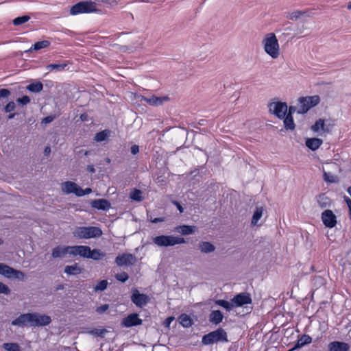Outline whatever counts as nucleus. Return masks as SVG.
<instances>
[{"instance_id":"obj_1","label":"nucleus","mask_w":351,"mask_h":351,"mask_svg":"<svg viewBox=\"0 0 351 351\" xmlns=\"http://www.w3.org/2000/svg\"><path fill=\"white\" fill-rule=\"evenodd\" d=\"M80 256L84 258H88V246L74 245L63 246L58 245L55 247L51 252V256L54 258H74Z\"/></svg>"},{"instance_id":"obj_2","label":"nucleus","mask_w":351,"mask_h":351,"mask_svg":"<svg viewBox=\"0 0 351 351\" xmlns=\"http://www.w3.org/2000/svg\"><path fill=\"white\" fill-rule=\"evenodd\" d=\"M228 335L224 329L219 328L215 330L211 331L208 334L203 335L202 343L203 345L208 346L218 342H228Z\"/></svg>"},{"instance_id":"obj_3","label":"nucleus","mask_w":351,"mask_h":351,"mask_svg":"<svg viewBox=\"0 0 351 351\" xmlns=\"http://www.w3.org/2000/svg\"><path fill=\"white\" fill-rule=\"evenodd\" d=\"M265 51L272 58H277L279 56V44L274 33L265 35L263 40Z\"/></svg>"},{"instance_id":"obj_4","label":"nucleus","mask_w":351,"mask_h":351,"mask_svg":"<svg viewBox=\"0 0 351 351\" xmlns=\"http://www.w3.org/2000/svg\"><path fill=\"white\" fill-rule=\"evenodd\" d=\"M153 243L158 247H167L185 243L186 241L183 237L172 235H159L153 238Z\"/></svg>"},{"instance_id":"obj_5","label":"nucleus","mask_w":351,"mask_h":351,"mask_svg":"<svg viewBox=\"0 0 351 351\" xmlns=\"http://www.w3.org/2000/svg\"><path fill=\"white\" fill-rule=\"evenodd\" d=\"M300 107L297 111L298 114H305L311 108L316 106L320 102V98L318 95L301 97L298 99Z\"/></svg>"},{"instance_id":"obj_6","label":"nucleus","mask_w":351,"mask_h":351,"mask_svg":"<svg viewBox=\"0 0 351 351\" xmlns=\"http://www.w3.org/2000/svg\"><path fill=\"white\" fill-rule=\"evenodd\" d=\"M62 190L66 194L73 193L77 197H82L88 194V187L83 189L76 183L66 181L62 184Z\"/></svg>"},{"instance_id":"obj_7","label":"nucleus","mask_w":351,"mask_h":351,"mask_svg":"<svg viewBox=\"0 0 351 351\" xmlns=\"http://www.w3.org/2000/svg\"><path fill=\"white\" fill-rule=\"evenodd\" d=\"M269 112L280 119L285 118L287 112V104L282 101H274L268 104Z\"/></svg>"},{"instance_id":"obj_8","label":"nucleus","mask_w":351,"mask_h":351,"mask_svg":"<svg viewBox=\"0 0 351 351\" xmlns=\"http://www.w3.org/2000/svg\"><path fill=\"white\" fill-rule=\"evenodd\" d=\"M119 0H89V13L97 12L103 13L101 3L110 7H113L118 4Z\"/></svg>"},{"instance_id":"obj_9","label":"nucleus","mask_w":351,"mask_h":351,"mask_svg":"<svg viewBox=\"0 0 351 351\" xmlns=\"http://www.w3.org/2000/svg\"><path fill=\"white\" fill-rule=\"evenodd\" d=\"M130 298L136 306L139 308L147 305L149 302V296L146 294L141 293L136 288L132 289Z\"/></svg>"},{"instance_id":"obj_10","label":"nucleus","mask_w":351,"mask_h":351,"mask_svg":"<svg viewBox=\"0 0 351 351\" xmlns=\"http://www.w3.org/2000/svg\"><path fill=\"white\" fill-rule=\"evenodd\" d=\"M136 258L135 255L130 253H123L119 254L114 260L115 264L119 267H130L135 264Z\"/></svg>"},{"instance_id":"obj_11","label":"nucleus","mask_w":351,"mask_h":351,"mask_svg":"<svg viewBox=\"0 0 351 351\" xmlns=\"http://www.w3.org/2000/svg\"><path fill=\"white\" fill-rule=\"evenodd\" d=\"M32 327H43L49 325L51 323L50 316L38 313H32Z\"/></svg>"},{"instance_id":"obj_12","label":"nucleus","mask_w":351,"mask_h":351,"mask_svg":"<svg viewBox=\"0 0 351 351\" xmlns=\"http://www.w3.org/2000/svg\"><path fill=\"white\" fill-rule=\"evenodd\" d=\"M234 306L240 307L245 304H250L252 303L251 295L247 292H242L237 294L231 300Z\"/></svg>"},{"instance_id":"obj_13","label":"nucleus","mask_w":351,"mask_h":351,"mask_svg":"<svg viewBox=\"0 0 351 351\" xmlns=\"http://www.w3.org/2000/svg\"><path fill=\"white\" fill-rule=\"evenodd\" d=\"M321 219L323 224L328 228H334L337 224V217L331 210L326 209L322 213Z\"/></svg>"},{"instance_id":"obj_14","label":"nucleus","mask_w":351,"mask_h":351,"mask_svg":"<svg viewBox=\"0 0 351 351\" xmlns=\"http://www.w3.org/2000/svg\"><path fill=\"white\" fill-rule=\"evenodd\" d=\"M142 322L143 320L139 318L138 314L136 313H132L122 319L121 326L126 328H131L141 325Z\"/></svg>"},{"instance_id":"obj_15","label":"nucleus","mask_w":351,"mask_h":351,"mask_svg":"<svg viewBox=\"0 0 351 351\" xmlns=\"http://www.w3.org/2000/svg\"><path fill=\"white\" fill-rule=\"evenodd\" d=\"M32 313H23L12 321L11 324L14 326L24 327L27 323L32 326Z\"/></svg>"},{"instance_id":"obj_16","label":"nucleus","mask_w":351,"mask_h":351,"mask_svg":"<svg viewBox=\"0 0 351 351\" xmlns=\"http://www.w3.org/2000/svg\"><path fill=\"white\" fill-rule=\"evenodd\" d=\"M90 204L93 208L101 210H108L111 207V204L106 199H96L91 200Z\"/></svg>"},{"instance_id":"obj_17","label":"nucleus","mask_w":351,"mask_h":351,"mask_svg":"<svg viewBox=\"0 0 351 351\" xmlns=\"http://www.w3.org/2000/svg\"><path fill=\"white\" fill-rule=\"evenodd\" d=\"M88 13V1H80L73 5L70 10L71 15Z\"/></svg>"},{"instance_id":"obj_18","label":"nucleus","mask_w":351,"mask_h":351,"mask_svg":"<svg viewBox=\"0 0 351 351\" xmlns=\"http://www.w3.org/2000/svg\"><path fill=\"white\" fill-rule=\"evenodd\" d=\"M328 351H349L350 346L345 342L334 341L329 343Z\"/></svg>"},{"instance_id":"obj_19","label":"nucleus","mask_w":351,"mask_h":351,"mask_svg":"<svg viewBox=\"0 0 351 351\" xmlns=\"http://www.w3.org/2000/svg\"><path fill=\"white\" fill-rule=\"evenodd\" d=\"M169 98L167 96L165 97H156L152 96L150 97H143V100L146 101L148 104L154 106H158L162 105L164 101H168Z\"/></svg>"},{"instance_id":"obj_20","label":"nucleus","mask_w":351,"mask_h":351,"mask_svg":"<svg viewBox=\"0 0 351 351\" xmlns=\"http://www.w3.org/2000/svg\"><path fill=\"white\" fill-rule=\"evenodd\" d=\"M196 227L194 226L189 225H181L175 227L174 231L180 233L182 235H190L195 233Z\"/></svg>"},{"instance_id":"obj_21","label":"nucleus","mask_w":351,"mask_h":351,"mask_svg":"<svg viewBox=\"0 0 351 351\" xmlns=\"http://www.w3.org/2000/svg\"><path fill=\"white\" fill-rule=\"evenodd\" d=\"M223 319V315L219 310L212 311L208 315L210 323L214 325L219 324Z\"/></svg>"},{"instance_id":"obj_22","label":"nucleus","mask_w":351,"mask_h":351,"mask_svg":"<svg viewBox=\"0 0 351 351\" xmlns=\"http://www.w3.org/2000/svg\"><path fill=\"white\" fill-rule=\"evenodd\" d=\"M323 143V141L319 138H308L306 140V146L312 151L317 150Z\"/></svg>"},{"instance_id":"obj_23","label":"nucleus","mask_w":351,"mask_h":351,"mask_svg":"<svg viewBox=\"0 0 351 351\" xmlns=\"http://www.w3.org/2000/svg\"><path fill=\"white\" fill-rule=\"evenodd\" d=\"M112 131L108 129L97 132L93 138V140L97 143H101L108 141L109 137L111 136Z\"/></svg>"},{"instance_id":"obj_24","label":"nucleus","mask_w":351,"mask_h":351,"mask_svg":"<svg viewBox=\"0 0 351 351\" xmlns=\"http://www.w3.org/2000/svg\"><path fill=\"white\" fill-rule=\"evenodd\" d=\"M198 249L202 253L209 254L215 250V246L209 241H201L198 244Z\"/></svg>"},{"instance_id":"obj_25","label":"nucleus","mask_w":351,"mask_h":351,"mask_svg":"<svg viewBox=\"0 0 351 351\" xmlns=\"http://www.w3.org/2000/svg\"><path fill=\"white\" fill-rule=\"evenodd\" d=\"M317 204L321 208H325L331 206V199L325 193H321L317 197Z\"/></svg>"},{"instance_id":"obj_26","label":"nucleus","mask_w":351,"mask_h":351,"mask_svg":"<svg viewBox=\"0 0 351 351\" xmlns=\"http://www.w3.org/2000/svg\"><path fill=\"white\" fill-rule=\"evenodd\" d=\"M312 338L308 335H302L293 346V349H300L302 347L311 343Z\"/></svg>"},{"instance_id":"obj_27","label":"nucleus","mask_w":351,"mask_h":351,"mask_svg":"<svg viewBox=\"0 0 351 351\" xmlns=\"http://www.w3.org/2000/svg\"><path fill=\"white\" fill-rule=\"evenodd\" d=\"M106 256V253L99 249L90 250L89 247V259L95 261L101 260Z\"/></svg>"},{"instance_id":"obj_28","label":"nucleus","mask_w":351,"mask_h":351,"mask_svg":"<svg viewBox=\"0 0 351 351\" xmlns=\"http://www.w3.org/2000/svg\"><path fill=\"white\" fill-rule=\"evenodd\" d=\"M14 268L10 267L8 265L0 263V274L5 276L7 278H12V274H13Z\"/></svg>"},{"instance_id":"obj_29","label":"nucleus","mask_w":351,"mask_h":351,"mask_svg":"<svg viewBox=\"0 0 351 351\" xmlns=\"http://www.w3.org/2000/svg\"><path fill=\"white\" fill-rule=\"evenodd\" d=\"M25 88L31 93H37L43 90V84L39 81L34 82L27 85Z\"/></svg>"},{"instance_id":"obj_30","label":"nucleus","mask_w":351,"mask_h":351,"mask_svg":"<svg viewBox=\"0 0 351 351\" xmlns=\"http://www.w3.org/2000/svg\"><path fill=\"white\" fill-rule=\"evenodd\" d=\"M73 235L79 239H88V227H77L73 232Z\"/></svg>"},{"instance_id":"obj_31","label":"nucleus","mask_w":351,"mask_h":351,"mask_svg":"<svg viewBox=\"0 0 351 351\" xmlns=\"http://www.w3.org/2000/svg\"><path fill=\"white\" fill-rule=\"evenodd\" d=\"M178 321L185 328L190 327L193 324V320L191 317L185 313H182L179 316Z\"/></svg>"},{"instance_id":"obj_32","label":"nucleus","mask_w":351,"mask_h":351,"mask_svg":"<svg viewBox=\"0 0 351 351\" xmlns=\"http://www.w3.org/2000/svg\"><path fill=\"white\" fill-rule=\"evenodd\" d=\"M283 119L284 126L287 130H293L295 128V124L293 121V117L285 115Z\"/></svg>"},{"instance_id":"obj_33","label":"nucleus","mask_w":351,"mask_h":351,"mask_svg":"<svg viewBox=\"0 0 351 351\" xmlns=\"http://www.w3.org/2000/svg\"><path fill=\"white\" fill-rule=\"evenodd\" d=\"M49 45H50V42L49 40H44L42 41H38V42L35 43L32 45V47L30 48L29 51H31L32 50L38 51L40 49L46 48V47H49Z\"/></svg>"},{"instance_id":"obj_34","label":"nucleus","mask_w":351,"mask_h":351,"mask_svg":"<svg viewBox=\"0 0 351 351\" xmlns=\"http://www.w3.org/2000/svg\"><path fill=\"white\" fill-rule=\"evenodd\" d=\"M215 303L219 306H221L223 307V308H225L227 311H230L234 306V304L233 303L231 302H228L227 300H216L215 301Z\"/></svg>"},{"instance_id":"obj_35","label":"nucleus","mask_w":351,"mask_h":351,"mask_svg":"<svg viewBox=\"0 0 351 351\" xmlns=\"http://www.w3.org/2000/svg\"><path fill=\"white\" fill-rule=\"evenodd\" d=\"M67 66V64L66 63H52L49 64L46 66V69L49 71H61L64 69V68Z\"/></svg>"},{"instance_id":"obj_36","label":"nucleus","mask_w":351,"mask_h":351,"mask_svg":"<svg viewBox=\"0 0 351 351\" xmlns=\"http://www.w3.org/2000/svg\"><path fill=\"white\" fill-rule=\"evenodd\" d=\"M81 271L80 268L77 264L73 265H67L64 268V272L68 275H77Z\"/></svg>"},{"instance_id":"obj_37","label":"nucleus","mask_w":351,"mask_h":351,"mask_svg":"<svg viewBox=\"0 0 351 351\" xmlns=\"http://www.w3.org/2000/svg\"><path fill=\"white\" fill-rule=\"evenodd\" d=\"M263 212L262 207H256L252 218V224L256 225L258 220L261 218Z\"/></svg>"},{"instance_id":"obj_38","label":"nucleus","mask_w":351,"mask_h":351,"mask_svg":"<svg viewBox=\"0 0 351 351\" xmlns=\"http://www.w3.org/2000/svg\"><path fill=\"white\" fill-rule=\"evenodd\" d=\"M102 235V230L96 226H89V239L98 238Z\"/></svg>"},{"instance_id":"obj_39","label":"nucleus","mask_w":351,"mask_h":351,"mask_svg":"<svg viewBox=\"0 0 351 351\" xmlns=\"http://www.w3.org/2000/svg\"><path fill=\"white\" fill-rule=\"evenodd\" d=\"M324 119H319L315 121L314 125L311 126V130L314 132H319V131H324Z\"/></svg>"},{"instance_id":"obj_40","label":"nucleus","mask_w":351,"mask_h":351,"mask_svg":"<svg viewBox=\"0 0 351 351\" xmlns=\"http://www.w3.org/2000/svg\"><path fill=\"white\" fill-rule=\"evenodd\" d=\"M30 19L29 15H23L13 19L12 23L15 26H19L27 22Z\"/></svg>"},{"instance_id":"obj_41","label":"nucleus","mask_w":351,"mask_h":351,"mask_svg":"<svg viewBox=\"0 0 351 351\" xmlns=\"http://www.w3.org/2000/svg\"><path fill=\"white\" fill-rule=\"evenodd\" d=\"M108 332V330L104 328H93L91 330H89V334H91L95 337H99L101 338L104 337V335Z\"/></svg>"},{"instance_id":"obj_42","label":"nucleus","mask_w":351,"mask_h":351,"mask_svg":"<svg viewBox=\"0 0 351 351\" xmlns=\"http://www.w3.org/2000/svg\"><path fill=\"white\" fill-rule=\"evenodd\" d=\"M130 197L134 201L141 202L143 200L142 191L135 189L130 193Z\"/></svg>"},{"instance_id":"obj_43","label":"nucleus","mask_w":351,"mask_h":351,"mask_svg":"<svg viewBox=\"0 0 351 351\" xmlns=\"http://www.w3.org/2000/svg\"><path fill=\"white\" fill-rule=\"evenodd\" d=\"M3 348L6 351H21L20 346L16 343H4Z\"/></svg>"},{"instance_id":"obj_44","label":"nucleus","mask_w":351,"mask_h":351,"mask_svg":"<svg viewBox=\"0 0 351 351\" xmlns=\"http://www.w3.org/2000/svg\"><path fill=\"white\" fill-rule=\"evenodd\" d=\"M323 178L324 180L328 183H337L339 181L338 177L337 176L332 175L325 171L323 174Z\"/></svg>"},{"instance_id":"obj_45","label":"nucleus","mask_w":351,"mask_h":351,"mask_svg":"<svg viewBox=\"0 0 351 351\" xmlns=\"http://www.w3.org/2000/svg\"><path fill=\"white\" fill-rule=\"evenodd\" d=\"M305 14V12L296 10L293 12L289 13L287 17L290 20H297L300 16H304Z\"/></svg>"},{"instance_id":"obj_46","label":"nucleus","mask_w":351,"mask_h":351,"mask_svg":"<svg viewBox=\"0 0 351 351\" xmlns=\"http://www.w3.org/2000/svg\"><path fill=\"white\" fill-rule=\"evenodd\" d=\"M108 286V281L107 280H101L99 282H97V284L94 287V290L95 291H104L106 289Z\"/></svg>"},{"instance_id":"obj_47","label":"nucleus","mask_w":351,"mask_h":351,"mask_svg":"<svg viewBox=\"0 0 351 351\" xmlns=\"http://www.w3.org/2000/svg\"><path fill=\"white\" fill-rule=\"evenodd\" d=\"M12 278L19 280H24L25 275L23 271L14 269L13 274H12Z\"/></svg>"},{"instance_id":"obj_48","label":"nucleus","mask_w":351,"mask_h":351,"mask_svg":"<svg viewBox=\"0 0 351 351\" xmlns=\"http://www.w3.org/2000/svg\"><path fill=\"white\" fill-rule=\"evenodd\" d=\"M115 278L117 280L121 282H125L128 280L129 276L126 272L123 271L121 273L116 274Z\"/></svg>"},{"instance_id":"obj_49","label":"nucleus","mask_w":351,"mask_h":351,"mask_svg":"<svg viewBox=\"0 0 351 351\" xmlns=\"http://www.w3.org/2000/svg\"><path fill=\"white\" fill-rule=\"evenodd\" d=\"M16 108V104L13 101H9L4 107L3 110L5 112H12Z\"/></svg>"},{"instance_id":"obj_50","label":"nucleus","mask_w":351,"mask_h":351,"mask_svg":"<svg viewBox=\"0 0 351 351\" xmlns=\"http://www.w3.org/2000/svg\"><path fill=\"white\" fill-rule=\"evenodd\" d=\"M16 102L21 106H25L30 103V98L27 95H24L22 97L16 99Z\"/></svg>"},{"instance_id":"obj_51","label":"nucleus","mask_w":351,"mask_h":351,"mask_svg":"<svg viewBox=\"0 0 351 351\" xmlns=\"http://www.w3.org/2000/svg\"><path fill=\"white\" fill-rule=\"evenodd\" d=\"M313 283L317 287H321L325 284V279L320 276H315L313 279Z\"/></svg>"},{"instance_id":"obj_52","label":"nucleus","mask_w":351,"mask_h":351,"mask_svg":"<svg viewBox=\"0 0 351 351\" xmlns=\"http://www.w3.org/2000/svg\"><path fill=\"white\" fill-rule=\"evenodd\" d=\"M0 293L9 295L10 293V288L4 283L0 282Z\"/></svg>"},{"instance_id":"obj_53","label":"nucleus","mask_w":351,"mask_h":351,"mask_svg":"<svg viewBox=\"0 0 351 351\" xmlns=\"http://www.w3.org/2000/svg\"><path fill=\"white\" fill-rule=\"evenodd\" d=\"M108 308L109 305L108 304H105L97 307L95 311L99 314H103L108 309Z\"/></svg>"},{"instance_id":"obj_54","label":"nucleus","mask_w":351,"mask_h":351,"mask_svg":"<svg viewBox=\"0 0 351 351\" xmlns=\"http://www.w3.org/2000/svg\"><path fill=\"white\" fill-rule=\"evenodd\" d=\"M11 92L9 89L7 88H1L0 89V98H6L10 96Z\"/></svg>"},{"instance_id":"obj_55","label":"nucleus","mask_w":351,"mask_h":351,"mask_svg":"<svg viewBox=\"0 0 351 351\" xmlns=\"http://www.w3.org/2000/svg\"><path fill=\"white\" fill-rule=\"evenodd\" d=\"M297 111L298 110L295 106H291L289 108L287 107V112L286 115L293 117V114Z\"/></svg>"},{"instance_id":"obj_56","label":"nucleus","mask_w":351,"mask_h":351,"mask_svg":"<svg viewBox=\"0 0 351 351\" xmlns=\"http://www.w3.org/2000/svg\"><path fill=\"white\" fill-rule=\"evenodd\" d=\"M113 47L121 52H126L129 50V47L126 45H119L118 44H114Z\"/></svg>"},{"instance_id":"obj_57","label":"nucleus","mask_w":351,"mask_h":351,"mask_svg":"<svg viewBox=\"0 0 351 351\" xmlns=\"http://www.w3.org/2000/svg\"><path fill=\"white\" fill-rule=\"evenodd\" d=\"M55 119V116L53 115H49L47 116L42 119L41 123L45 124H48L52 122Z\"/></svg>"},{"instance_id":"obj_58","label":"nucleus","mask_w":351,"mask_h":351,"mask_svg":"<svg viewBox=\"0 0 351 351\" xmlns=\"http://www.w3.org/2000/svg\"><path fill=\"white\" fill-rule=\"evenodd\" d=\"M171 202L173 205H175L176 206V208L179 210L180 213H182L184 212V208L182 207V206L181 205V204L179 202H178L176 200H172Z\"/></svg>"},{"instance_id":"obj_59","label":"nucleus","mask_w":351,"mask_h":351,"mask_svg":"<svg viewBox=\"0 0 351 351\" xmlns=\"http://www.w3.org/2000/svg\"><path fill=\"white\" fill-rule=\"evenodd\" d=\"M334 125H335V124L332 121H330L328 123H327V126H326V128H325L324 129L323 132L324 133H330Z\"/></svg>"},{"instance_id":"obj_60","label":"nucleus","mask_w":351,"mask_h":351,"mask_svg":"<svg viewBox=\"0 0 351 351\" xmlns=\"http://www.w3.org/2000/svg\"><path fill=\"white\" fill-rule=\"evenodd\" d=\"M334 125H335V124L332 121H330L328 123H327V126H326V128H325L324 129L323 132L324 133H330Z\"/></svg>"},{"instance_id":"obj_61","label":"nucleus","mask_w":351,"mask_h":351,"mask_svg":"<svg viewBox=\"0 0 351 351\" xmlns=\"http://www.w3.org/2000/svg\"><path fill=\"white\" fill-rule=\"evenodd\" d=\"M149 219L150 220V221L152 223H160V222L165 221V217H156V218H154V219H152V217H150Z\"/></svg>"},{"instance_id":"obj_62","label":"nucleus","mask_w":351,"mask_h":351,"mask_svg":"<svg viewBox=\"0 0 351 351\" xmlns=\"http://www.w3.org/2000/svg\"><path fill=\"white\" fill-rule=\"evenodd\" d=\"M344 201L349 208L350 219H351V199L348 197L344 196Z\"/></svg>"},{"instance_id":"obj_63","label":"nucleus","mask_w":351,"mask_h":351,"mask_svg":"<svg viewBox=\"0 0 351 351\" xmlns=\"http://www.w3.org/2000/svg\"><path fill=\"white\" fill-rule=\"evenodd\" d=\"M131 153L133 155H136L139 152V146L137 145H134L130 148Z\"/></svg>"},{"instance_id":"obj_64","label":"nucleus","mask_w":351,"mask_h":351,"mask_svg":"<svg viewBox=\"0 0 351 351\" xmlns=\"http://www.w3.org/2000/svg\"><path fill=\"white\" fill-rule=\"evenodd\" d=\"M284 26H285L284 30L285 32L293 30V29L292 28L291 25H290L289 23H287L285 24Z\"/></svg>"}]
</instances>
